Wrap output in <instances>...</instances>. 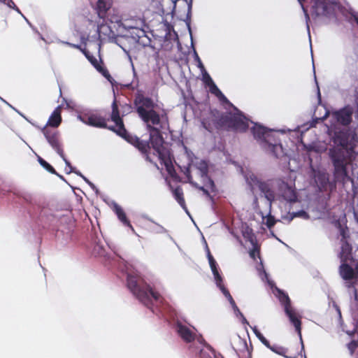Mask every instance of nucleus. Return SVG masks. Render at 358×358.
Segmentation results:
<instances>
[{
  "label": "nucleus",
  "mask_w": 358,
  "mask_h": 358,
  "mask_svg": "<svg viewBox=\"0 0 358 358\" xmlns=\"http://www.w3.org/2000/svg\"><path fill=\"white\" fill-rule=\"evenodd\" d=\"M243 236L247 241H249L251 244H255L256 243H257V238L255 234L253 233L252 229L250 228L249 227H247L243 231Z\"/></svg>",
  "instance_id": "412c9836"
},
{
  "label": "nucleus",
  "mask_w": 358,
  "mask_h": 358,
  "mask_svg": "<svg viewBox=\"0 0 358 358\" xmlns=\"http://www.w3.org/2000/svg\"><path fill=\"white\" fill-rule=\"evenodd\" d=\"M41 132L43 134L48 143L63 159L66 166L69 167L70 172H74L73 167L71 165V163L65 157V155L62 148V145L59 140V131L55 129H52L47 126H45L41 129Z\"/></svg>",
  "instance_id": "423d86ee"
},
{
  "label": "nucleus",
  "mask_w": 358,
  "mask_h": 358,
  "mask_svg": "<svg viewBox=\"0 0 358 358\" xmlns=\"http://www.w3.org/2000/svg\"><path fill=\"white\" fill-rule=\"evenodd\" d=\"M213 275H214L217 286L220 289H222V287H224V285L223 284L222 278L221 275L219 273V272L213 274Z\"/></svg>",
  "instance_id": "f704fd0d"
},
{
  "label": "nucleus",
  "mask_w": 358,
  "mask_h": 358,
  "mask_svg": "<svg viewBox=\"0 0 358 358\" xmlns=\"http://www.w3.org/2000/svg\"><path fill=\"white\" fill-rule=\"evenodd\" d=\"M134 104L138 117L146 124V129L149 131V141L141 140L136 136L129 134L127 131L125 135L120 136L137 148L144 155L145 160L150 163L152 160L149 152L150 148H152L161 164L164 165L167 172L173 177L175 169L172 164L171 154L164 146L161 133V129H165L166 124L169 125L167 113L165 110H162V114L159 113L156 110L158 108L157 103L141 92L135 95Z\"/></svg>",
  "instance_id": "f257e3e1"
},
{
  "label": "nucleus",
  "mask_w": 358,
  "mask_h": 358,
  "mask_svg": "<svg viewBox=\"0 0 358 358\" xmlns=\"http://www.w3.org/2000/svg\"><path fill=\"white\" fill-rule=\"evenodd\" d=\"M115 212L117 215L118 219L126 226L131 228L134 230L132 225L131 224L129 220L127 219V215L124 211V210L120 206L116 205L115 206Z\"/></svg>",
  "instance_id": "aec40b11"
},
{
  "label": "nucleus",
  "mask_w": 358,
  "mask_h": 358,
  "mask_svg": "<svg viewBox=\"0 0 358 358\" xmlns=\"http://www.w3.org/2000/svg\"><path fill=\"white\" fill-rule=\"evenodd\" d=\"M350 136V130L348 129L336 131L332 137L335 146L329 150V155L334 167V178L342 182L350 178L347 170V166L351 162L348 151Z\"/></svg>",
  "instance_id": "7ed1b4c3"
},
{
  "label": "nucleus",
  "mask_w": 358,
  "mask_h": 358,
  "mask_svg": "<svg viewBox=\"0 0 358 358\" xmlns=\"http://www.w3.org/2000/svg\"><path fill=\"white\" fill-rule=\"evenodd\" d=\"M210 268L212 270L213 274H215V273L219 272L218 269H217V264L214 265V266H211Z\"/></svg>",
  "instance_id": "c03bdc74"
},
{
  "label": "nucleus",
  "mask_w": 358,
  "mask_h": 358,
  "mask_svg": "<svg viewBox=\"0 0 358 358\" xmlns=\"http://www.w3.org/2000/svg\"><path fill=\"white\" fill-rule=\"evenodd\" d=\"M203 81L206 83V85H208V87H210V85H211V84L214 83V82L212 80L211 77L206 72L203 75Z\"/></svg>",
  "instance_id": "58836bf2"
},
{
  "label": "nucleus",
  "mask_w": 358,
  "mask_h": 358,
  "mask_svg": "<svg viewBox=\"0 0 358 358\" xmlns=\"http://www.w3.org/2000/svg\"><path fill=\"white\" fill-rule=\"evenodd\" d=\"M266 227L268 229H271L275 224V223H276V220H275L274 216H273L271 214H268L266 217Z\"/></svg>",
  "instance_id": "473e14b6"
},
{
  "label": "nucleus",
  "mask_w": 358,
  "mask_h": 358,
  "mask_svg": "<svg viewBox=\"0 0 358 358\" xmlns=\"http://www.w3.org/2000/svg\"><path fill=\"white\" fill-rule=\"evenodd\" d=\"M176 331L180 337L187 343L195 340L196 334L189 327L180 322L176 324Z\"/></svg>",
  "instance_id": "2eb2a0df"
},
{
  "label": "nucleus",
  "mask_w": 358,
  "mask_h": 358,
  "mask_svg": "<svg viewBox=\"0 0 358 358\" xmlns=\"http://www.w3.org/2000/svg\"><path fill=\"white\" fill-rule=\"evenodd\" d=\"M251 245H252V248L249 252L250 257L253 260H256L257 255L258 256V257H260V246L258 245V243Z\"/></svg>",
  "instance_id": "393cba45"
},
{
  "label": "nucleus",
  "mask_w": 358,
  "mask_h": 358,
  "mask_svg": "<svg viewBox=\"0 0 358 358\" xmlns=\"http://www.w3.org/2000/svg\"><path fill=\"white\" fill-rule=\"evenodd\" d=\"M311 9L313 15L316 17L327 15L328 13V6L324 0H314Z\"/></svg>",
  "instance_id": "dca6fc26"
},
{
  "label": "nucleus",
  "mask_w": 358,
  "mask_h": 358,
  "mask_svg": "<svg viewBox=\"0 0 358 358\" xmlns=\"http://www.w3.org/2000/svg\"><path fill=\"white\" fill-rule=\"evenodd\" d=\"M139 22H141L140 19L124 20V26L129 29H136Z\"/></svg>",
  "instance_id": "c85d7f7f"
},
{
  "label": "nucleus",
  "mask_w": 358,
  "mask_h": 358,
  "mask_svg": "<svg viewBox=\"0 0 358 358\" xmlns=\"http://www.w3.org/2000/svg\"><path fill=\"white\" fill-rule=\"evenodd\" d=\"M220 290L222 291V294L225 296V297L228 299V301H229L230 304L232 306V307L235 309H238V307L233 299V297L231 296V294L229 293V290L224 287H222V289H220Z\"/></svg>",
  "instance_id": "cd10ccee"
},
{
  "label": "nucleus",
  "mask_w": 358,
  "mask_h": 358,
  "mask_svg": "<svg viewBox=\"0 0 358 358\" xmlns=\"http://www.w3.org/2000/svg\"><path fill=\"white\" fill-rule=\"evenodd\" d=\"M251 131L255 138L262 140V146L269 153L278 158L283 154L282 146L279 140L275 139L267 128L255 124Z\"/></svg>",
  "instance_id": "39448f33"
},
{
  "label": "nucleus",
  "mask_w": 358,
  "mask_h": 358,
  "mask_svg": "<svg viewBox=\"0 0 358 358\" xmlns=\"http://www.w3.org/2000/svg\"><path fill=\"white\" fill-rule=\"evenodd\" d=\"M341 235L342 236L341 241L343 242V241H346L345 240L346 236H345V229H341Z\"/></svg>",
  "instance_id": "37998d69"
},
{
  "label": "nucleus",
  "mask_w": 358,
  "mask_h": 358,
  "mask_svg": "<svg viewBox=\"0 0 358 358\" xmlns=\"http://www.w3.org/2000/svg\"><path fill=\"white\" fill-rule=\"evenodd\" d=\"M80 120L85 124L98 127L107 128L106 120L98 114L83 115L80 116Z\"/></svg>",
  "instance_id": "f8f14e48"
},
{
  "label": "nucleus",
  "mask_w": 358,
  "mask_h": 358,
  "mask_svg": "<svg viewBox=\"0 0 358 358\" xmlns=\"http://www.w3.org/2000/svg\"><path fill=\"white\" fill-rule=\"evenodd\" d=\"M298 1H299V2L301 5H303V2H304L306 0H298Z\"/></svg>",
  "instance_id": "de8ad7c7"
},
{
  "label": "nucleus",
  "mask_w": 358,
  "mask_h": 358,
  "mask_svg": "<svg viewBox=\"0 0 358 358\" xmlns=\"http://www.w3.org/2000/svg\"><path fill=\"white\" fill-rule=\"evenodd\" d=\"M353 18H354V20L356 22V23L358 24V16L354 15Z\"/></svg>",
  "instance_id": "49530a36"
},
{
  "label": "nucleus",
  "mask_w": 358,
  "mask_h": 358,
  "mask_svg": "<svg viewBox=\"0 0 358 358\" xmlns=\"http://www.w3.org/2000/svg\"><path fill=\"white\" fill-rule=\"evenodd\" d=\"M66 44H67L70 47L78 49L80 51H82L83 52V50H85V49H83L80 45H76V44H73V43H68V42H66Z\"/></svg>",
  "instance_id": "79ce46f5"
},
{
  "label": "nucleus",
  "mask_w": 358,
  "mask_h": 358,
  "mask_svg": "<svg viewBox=\"0 0 358 358\" xmlns=\"http://www.w3.org/2000/svg\"><path fill=\"white\" fill-rule=\"evenodd\" d=\"M1 3H3L6 4L8 7L19 10L18 8L15 6V3L13 0H5V1H0Z\"/></svg>",
  "instance_id": "ea45409f"
},
{
  "label": "nucleus",
  "mask_w": 358,
  "mask_h": 358,
  "mask_svg": "<svg viewBox=\"0 0 358 358\" xmlns=\"http://www.w3.org/2000/svg\"><path fill=\"white\" fill-rule=\"evenodd\" d=\"M0 1H5V0H0Z\"/></svg>",
  "instance_id": "09e8293b"
},
{
  "label": "nucleus",
  "mask_w": 358,
  "mask_h": 358,
  "mask_svg": "<svg viewBox=\"0 0 358 358\" xmlns=\"http://www.w3.org/2000/svg\"><path fill=\"white\" fill-rule=\"evenodd\" d=\"M210 91L212 94H215L216 96H217L219 94H221L220 90L217 87V86L214 83L211 84L210 85Z\"/></svg>",
  "instance_id": "e433bc0d"
},
{
  "label": "nucleus",
  "mask_w": 358,
  "mask_h": 358,
  "mask_svg": "<svg viewBox=\"0 0 358 358\" xmlns=\"http://www.w3.org/2000/svg\"><path fill=\"white\" fill-rule=\"evenodd\" d=\"M290 220H293L294 217H302L305 220H308L310 218V215L303 210L297 212H293L290 214Z\"/></svg>",
  "instance_id": "7c9ffc66"
},
{
  "label": "nucleus",
  "mask_w": 358,
  "mask_h": 358,
  "mask_svg": "<svg viewBox=\"0 0 358 358\" xmlns=\"http://www.w3.org/2000/svg\"><path fill=\"white\" fill-rule=\"evenodd\" d=\"M83 53L95 69L101 65L97 59L93 55H92L89 51L86 50H83Z\"/></svg>",
  "instance_id": "c756f323"
},
{
  "label": "nucleus",
  "mask_w": 358,
  "mask_h": 358,
  "mask_svg": "<svg viewBox=\"0 0 358 358\" xmlns=\"http://www.w3.org/2000/svg\"><path fill=\"white\" fill-rule=\"evenodd\" d=\"M285 312L286 315L289 317L290 322L295 327V330L297 332L300 340L302 341V335H301V320L298 314L295 312L292 307L286 308L285 309ZM303 343V341H301Z\"/></svg>",
  "instance_id": "4468645a"
},
{
  "label": "nucleus",
  "mask_w": 358,
  "mask_h": 358,
  "mask_svg": "<svg viewBox=\"0 0 358 358\" xmlns=\"http://www.w3.org/2000/svg\"><path fill=\"white\" fill-rule=\"evenodd\" d=\"M61 112V106H57L52 113L45 126L56 129L62 122Z\"/></svg>",
  "instance_id": "f3484780"
},
{
  "label": "nucleus",
  "mask_w": 358,
  "mask_h": 358,
  "mask_svg": "<svg viewBox=\"0 0 358 358\" xmlns=\"http://www.w3.org/2000/svg\"><path fill=\"white\" fill-rule=\"evenodd\" d=\"M201 124L210 133L214 130L244 132L249 127L246 117L239 110L238 113L222 112L216 108L203 114Z\"/></svg>",
  "instance_id": "f03ea898"
},
{
  "label": "nucleus",
  "mask_w": 358,
  "mask_h": 358,
  "mask_svg": "<svg viewBox=\"0 0 358 358\" xmlns=\"http://www.w3.org/2000/svg\"><path fill=\"white\" fill-rule=\"evenodd\" d=\"M110 118L115 122V126L109 127L108 129L115 132L118 136L125 135L127 129H125L123 120L120 116V112L117 101L115 98L112 103V112Z\"/></svg>",
  "instance_id": "1a4fd4ad"
},
{
  "label": "nucleus",
  "mask_w": 358,
  "mask_h": 358,
  "mask_svg": "<svg viewBox=\"0 0 358 358\" xmlns=\"http://www.w3.org/2000/svg\"><path fill=\"white\" fill-rule=\"evenodd\" d=\"M268 349H270L272 352H273L279 355L283 356L286 358H293V357H289L286 355V353L287 352V349H286L283 347L270 345V348H268Z\"/></svg>",
  "instance_id": "5701e85b"
},
{
  "label": "nucleus",
  "mask_w": 358,
  "mask_h": 358,
  "mask_svg": "<svg viewBox=\"0 0 358 358\" xmlns=\"http://www.w3.org/2000/svg\"><path fill=\"white\" fill-rule=\"evenodd\" d=\"M333 115L339 124L348 126L352 122V110L349 107H344L335 111Z\"/></svg>",
  "instance_id": "ddd939ff"
},
{
  "label": "nucleus",
  "mask_w": 358,
  "mask_h": 358,
  "mask_svg": "<svg viewBox=\"0 0 358 358\" xmlns=\"http://www.w3.org/2000/svg\"><path fill=\"white\" fill-rule=\"evenodd\" d=\"M127 285L131 292L145 306L152 309V303L150 296L158 301L161 299L159 292L154 291L143 279L129 274L127 278Z\"/></svg>",
  "instance_id": "20e7f679"
},
{
  "label": "nucleus",
  "mask_w": 358,
  "mask_h": 358,
  "mask_svg": "<svg viewBox=\"0 0 358 358\" xmlns=\"http://www.w3.org/2000/svg\"><path fill=\"white\" fill-rule=\"evenodd\" d=\"M111 6L110 0H98L96 13L106 23H118L120 22V17L116 14H111Z\"/></svg>",
  "instance_id": "0eeeda50"
},
{
  "label": "nucleus",
  "mask_w": 358,
  "mask_h": 358,
  "mask_svg": "<svg viewBox=\"0 0 358 358\" xmlns=\"http://www.w3.org/2000/svg\"><path fill=\"white\" fill-rule=\"evenodd\" d=\"M276 185L279 192L285 200L289 202H293L296 200V195L294 190L287 182L278 179L276 180Z\"/></svg>",
  "instance_id": "9d476101"
},
{
  "label": "nucleus",
  "mask_w": 358,
  "mask_h": 358,
  "mask_svg": "<svg viewBox=\"0 0 358 358\" xmlns=\"http://www.w3.org/2000/svg\"><path fill=\"white\" fill-rule=\"evenodd\" d=\"M217 97L222 103L233 106V104L229 101V99L224 96V94L222 92H221V94H219Z\"/></svg>",
  "instance_id": "4c0bfd02"
},
{
  "label": "nucleus",
  "mask_w": 358,
  "mask_h": 358,
  "mask_svg": "<svg viewBox=\"0 0 358 358\" xmlns=\"http://www.w3.org/2000/svg\"><path fill=\"white\" fill-rule=\"evenodd\" d=\"M38 162L48 172H50L52 174L58 175V173H57L55 169L49 163H48L45 159H43L40 156L38 157Z\"/></svg>",
  "instance_id": "b1692460"
},
{
  "label": "nucleus",
  "mask_w": 358,
  "mask_h": 358,
  "mask_svg": "<svg viewBox=\"0 0 358 358\" xmlns=\"http://www.w3.org/2000/svg\"><path fill=\"white\" fill-rule=\"evenodd\" d=\"M208 262H209V264H210V266H214V265H216L217 263L215 260V259L213 258V255H211L210 252L209 250H208Z\"/></svg>",
  "instance_id": "a19ab883"
},
{
  "label": "nucleus",
  "mask_w": 358,
  "mask_h": 358,
  "mask_svg": "<svg viewBox=\"0 0 358 358\" xmlns=\"http://www.w3.org/2000/svg\"><path fill=\"white\" fill-rule=\"evenodd\" d=\"M254 334L256 335V336L258 338V339L266 347L270 348V343L269 341L263 336V334L256 328L252 329Z\"/></svg>",
  "instance_id": "a878e982"
},
{
  "label": "nucleus",
  "mask_w": 358,
  "mask_h": 358,
  "mask_svg": "<svg viewBox=\"0 0 358 358\" xmlns=\"http://www.w3.org/2000/svg\"><path fill=\"white\" fill-rule=\"evenodd\" d=\"M339 274L341 278L348 281L357 279L358 277V262L355 264L354 269L348 264V262H343L339 266Z\"/></svg>",
  "instance_id": "9b49d317"
},
{
  "label": "nucleus",
  "mask_w": 358,
  "mask_h": 358,
  "mask_svg": "<svg viewBox=\"0 0 358 358\" xmlns=\"http://www.w3.org/2000/svg\"><path fill=\"white\" fill-rule=\"evenodd\" d=\"M251 181L254 185H257L262 193L264 194L265 198L272 202L275 199V192L273 189L274 184H276V180H268L262 181L259 180L256 176L250 177Z\"/></svg>",
  "instance_id": "6e6552de"
},
{
  "label": "nucleus",
  "mask_w": 358,
  "mask_h": 358,
  "mask_svg": "<svg viewBox=\"0 0 358 358\" xmlns=\"http://www.w3.org/2000/svg\"><path fill=\"white\" fill-rule=\"evenodd\" d=\"M278 298L280 303L284 306V310L286 309V308H288L292 307L291 301L287 294L282 291H279Z\"/></svg>",
  "instance_id": "4be33fe9"
},
{
  "label": "nucleus",
  "mask_w": 358,
  "mask_h": 358,
  "mask_svg": "<svg viewBox=\"0 0 358 358\" xmlns=\"http://www.w3.org/2000/svg\"><path fill=\"white\" fill-rule=\"evenodd\" d=\"M341 262H348L352 260V246L347 241H343L341 252L339 254Z\"/></svg>",
  "instance_id": "a211bd4d"
},
{
  "label": "nucleus",
  "mask_w": 358,
  "mask_h": 358,
  "mask_svg": "<svg viewBox=\"0 0 358 358\" xmlns=\"http://www.w3.org/2000/svg\"><path fill=\"white\" fill-rule=\"evenodd\" d=\"M358 348V341L353 340L348 344V349L351 355H352Z\"/></svg>",
  "instance_id": "72a5a7b5"
},
{
  "label": "nucleus",
  "mask_w": 358,
  "mask_h": 358,
  "mask_svg": "<svg viewBox=\"0 0 358 358\" xmlns=\"http://www.w3.org/2000/svg\"><path fill=\"white\" fill-rule=\"evenodd\" d=\"M202 176H204L205 178H206L208 180L206 184V186L208 188H210L212 192H215V185L214 181L210 178L208 177L207 173L205 172L202 173Z\"/></svg>",
  "instance_id": "2f4dec72"
},
{
  "label": "nucleus",
  "mask_w": 358,
  "mask_h": 358,
  "mask_svg": "<svg viewBox=\"0 0 358 358\" xmlns=\"http://www.w3.org/2000/svg\"><path fill=\"white\" fill-rule=\"evenodd\" d=\"M187 178H188V180H189V183H191L194 187H196V189L202 191L203 194H205L207 197L210 198V199H213V197L211 196V195L210 194V193H209V192H208V190L207 189H206L203 186H199L197 183L194 182L192 181V176H187Z\"/></svg>",
  "instance_id": "bb28decb"
},
{
  "label": "nucleus",
  "mask_w": 358,
  "mask_h": 358,
  "mask_svg": "<svg viewBox=\"0 0 358 358\" xmlns=\"http://www.w3.org/2000/svg\"><path fill=\"white\" fill-rule=\"evenodd\" d=\"M173 194L175 199L178 201L180 206L185 210H187L185 201L184 199L183 190L181 187L178 186L173 190Z\"/></svg>",
  "instance_id": "6ab92c4d"
},
{
  "label": "nucleus",
  "mask_w": 358,
  "mask_h": 358,
  "mask_svg": "<svg viewBox=\"0 0 358 358\" xmlns=\"http://www.w3.org/2000/svg\"><path fill=\"white\" fill-rule=\"evenodd\" d=\"M355 102H356V105H357V111H356V117L357 118L358 120V95L356 96V99H355Z\"/></svg>",
  "instance_id": "a18cd8bd"
},
{
  "label": "nucleus",
  "mask_w": 358,
  "mask_h": 358,
  "mask_svg": "<svg viewBox=\"0 0 358 358\" xmlns=\"http://www.w3.org/2000/svg\"><path fill=\"white\" fill-rule=\"evenodd\" d=\"M99 73H101L105 78L109 79L110 75L106 68L103 66L101 64L96 69Z\"/></svg>",
  "instance_id": "c9c22d12"
}]
</instances>
